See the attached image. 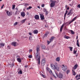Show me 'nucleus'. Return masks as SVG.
I'll use <instances>...</instances> for the list:
<instances>
[{
  "mask_svg": "<svg viewBox=\"0 0 80 80\" xmlns=\"http://www.w3.org/2000/svg\"><path fill=\"white\" fill-rule=\"evenodd\" d=\"M70 32H71L72 34V35H74V34H75V32L73 31V30H70Z\"/></svg>",
  "mask_w": 80,
  "mask_h": 80,
  "instance_id": "28",
  "label": "nucleus"
},
{
  "mask_svg": "<svg viewBox=\"0 0 80 80\" xmlns=\"http://www.w3.org/2000/svg\"><path fill=\"white\" fill-rule=\"evenodd\" d=\"M69 48H70V51L71 52H72V49H73V47H69Z\"/></svg>",
  "mask_w": 80,
  "mask_h": 80,
  "instance_id": "31",
  "label": "nucleus"
},
{
  "mask_svg": "<svg viewBox=\"0 0 80 80\" xmlns=\"http://www.w3.org/2000/svg\"><path fill=\"white\" fill-rule=\"evenodd\" d=\"M45 64V59H42L41 62L42 66H44Z\"/></svg>",
  "mask_w": 80,
  "mask_h": 80,
  "instance_id": "4",
  "label": "nucleus"
},
{
  "mask_svg": "<svg viewBox=\"0 0 80 80\" xmlns=\"http://www.w3.org/2000/svg\"><path fill=\"white\" fill-rule=\"evenodd\" d=\"M28 67V65H26L25 66V68H27Z\"/></svg>",
  "mask_w": 80,
  "mask_h": 80,
  "instance_id": "52",
  "label": "nucleus"
},
{
  "mask_svg": "<svg viewBox=\"0 0 80 80\" xmlns=\"http://www.w3.org/2000/svg\"><path fill=\"white\" fill-rule=\"evenodd\" d=\"M77 8H80V4H78L77 6Z\"/></svg>",
  "mask_w": 80,
  "mask_h": 80,
  "instance_id": "44",
  "label": "nucleus"
},
{
  "mask_svg": "<svg viewBox=\"0 0 80 80\" xmlns=\"http://www.w3.org/2000/svg\"><path fill=\"white\" fill-rule=\"evenodd\" d=\"M67 69V67L66 66H64V65H62V69L64 71H65Z\"/></svg>",
  "mask_w": 80,
  "mask_h": 80,
  "instance_id": "5",
  "label": "nucleus"
},
{
  "mask_svg": "<svg viewBox=\"0 0 80 80\" xmlns=\"http://www.w3.org/2000/svg\"><path fill=\"white\" fill-rule=\"evenodd\" d=\"M64 38H66V39H69V38H70V37H69L68 36H67V35H65L64 36Z\"/></svg>",
  "mask_w": 80,
  "mask_h": 80,
  "instance_id": "24",
  "label": "nucleus"
},
{
  "mask_svg": "<svg viewBox=\"0 0 80 80\" xmlns=\"http://www.w3.org/2000/svg\"><path fill=\"white\" fill-rule=\"evenodd\" d=\"M77 18V17H75L72 20L71 22H70L69 23V25H70V24H71V23H72V22H74V21H75V19H76V18Z\"/></svg>",
  "mask_w": 80,
  "mask_h": 80,
  "instance_id": "11",
  "label": "nucleus"
},
{
  "mask_svg": "<svg viewBox=\"0 0 80 80\" xmlns=\"http://www.w3.org/2000/svg\"><path fill=\"white\" fill-rule=\"evenodd\" d=\"M54 38H55V37H52L50 39V42H52L53 41V40H54Z\"/></svg>",
  "mask_w": 80,
  "mask_h": 80,
  "instance_id": "25",
  "label": "nucleus"
},
{
  "mask_svg": "<svg viewBox=\"0 0 80 80\" xmlns=\"http://www.w3.org/2000/svg\"><path fill=\"white\" fill-rule=\"evenodd\" d=\"M29 40H33V39H32V37L31 36L29 37Z\"/></svg>",
  "mask_w": 80,
  "mask_h": 80,
  "instance_id": "34",
  "label": "nucleus"
},
{
  "mask_svg": "<svg viewBox=\"0 0 80 80\" xmlns=\"http://www.w3.org/2000/svg\"><path fill=\"white\" fill-rule=\"evenodd\" d=\"M42 76L43 78H46V76L43 74H42Z\"/></svg>",
  "mask_w": 80,
  "mask_h": 80,
  "instance_id": "39",
  "label": "nucleus"
},
{
  "mask_svg": "<svg viewBox=\"0 0 80 80\" xmlns=\"http://www.w3.org/2000/svg\"><path fill=\"white\" fill-rule=\"evenodd\" d=\"M80 78H78V79H77V80H80Z\"/></svg>",
  "mask_w": 80,
  "mask_h": 80,
  "instance_id": "60",
  "label": "nucleus"
},
{
  "mask_svg": "<svg viewBox=\"0 0 80 80\" xmlns=\"http://www.w3.org/2000/svg\"><path fill=\"white\" fill-rule=\"evenodd\" d=\"M59 78H62L63 77V74L59 73V76H58Z\"/></svg>",
  "mask_w": 80,
  "mask_h": 80,
  "instance_id": "15",
  "label": "nucleus"
},
{
  "mask_svg": "<svg viewBox=\"0 0 80 80\" xmlns=\"http://www.w3.org/2000/svg\"><path fill=\"white\" fill-rule=\"evenodd\" d=\"M46 15H47L48 14V11H46Z\"/></svg>",
  "mask_w": 80,
  "mask_h": 80,
  "instance_id": "43",
  "label": "nucleus"
},
{
  "mask_svg": "<svg viewBox=\"0 0 80 80\" xmlns=\"http://www.w3.org/2000/svg\"><path fill=\"white\" fill-rule=\"evenodd\" d=\"M77 51H75V49L73 50V54H76L77 53Z\"/></svg>",
  "mask_w": 80,
  "mask_h": 80,
  "instance_id": "33",
  "label": "nucleus"
},
{
  "mask_svg": "<svg viewBox=\"0 0 80 80\" xmlns=\"http://www.w3.org/2000/svg\"><path fill=\"white\" fill-rule=\"evenodd\" d=\"M77 46L78 47H80V45H79V42L78 40H77Z\"/></svg>",
  "mask_w": 80,
  "mask_h": 80,
  "instance_id": "27",
  "label": "nucleus"
},
{
  "mask_svg": "<svg viewBox=\"0 0 80 80\" xmlns=\"http://www.w3.org/2000/svg\"><path fill=\"white\" fill-rule=\"evenodd\" d=\"M8 49H10V46H8Z\"/></svg>",
  "mask_w": 80,
  "mask_h": 80,
  "instance_id": "58",
  "label": "nucleus"
},
{
  "mask_svg": "<svg viewBox=\"0 0 80 80\" xmlns=\"http://www.w3.org/2000/svg\"><path fill=\"white\" fill-rule=\"evenodd\" d=\"M34 18L36 20H39V19H40V18H39V16L38 15H35V16Z\"/></svg>",
  "mask_w": 80,
  "mask_h": 80,
  "instance_id": "12",
  "label": "nucleus"
},
{
  "mask_svg": "<svg viewBox=\"0 0 80 80\" xmlns=\"http://www.w3.org/2000/svg\"><path fill=\"white\" fill-rule=\"evenodd\" d=\"M41 47L42 49H45V46L44 45H42Z\"/></svg>",
  "mask_w": 80,
  "mask_h": 80,
  "instance_id": "26",
  "label": "nucleus"
},
{
  "mask_svg": "<svg viewBox=\"0 0 80 80\" xmlns=\"http://www.w3.org/2000/svg\"><path fill=\"white\" fill-rule=\"evenodd\" d=\"M38 65H40V56L39 55V57L38 58Z\"/></svg>",
  "mask_w": 80,
  "mask_h": 80,
  "instance_id": "18",
  "label": "nucleus"
},
{
  "mask_svg": "<svg viewBox=\"0 0 80 80\" xmlns=\"http://www.w3.org/2000/svg\"><path fill=\"white\" fill-rule=\"evenodd\" d=\"M25 20H26V19H24L23 20H22V23H25Z\"/></svg>",
  "mask_w": 80,
  "mask_h": 80,
  "instance_id": "38",
  "label": "nucleus"
},
{
  "mask_svg": "<svg viewBox=\"0 0 80 80\" xmlns=\"http://www.w3.org/2000/svg\"><path fill=\"white\" fill-rule=\"evenodd\" d=\"M15 5H12V9H15Z\"/></svg>",
  "mask_w": 80,
  "mask_h": 80,
  "instance_id": "41",
  "label": "nucleus"
},
{
  "mask_svg": "<svg viewBox=\"0 0 80 80\" xmlns=\"http://www.w3.org/2000/svg\"><path fill=\"white\" fill-rule=\"evenodd\" d=\"M72 10L70 9L69 11V12H68V15H70V13H71V12H72Z\"/></svg>",
  "mask_w": 80,
  "mask_h": 80,
  "instance_id": "32",
  "label": "nucleus"
},
{
  "mask_svg": "<svg viewBox=\"0 0 80 80\" xmlns=\"http://www.w3.org/2000/svg\"><path fill=\"white\" fill-rule=\"evenodd\" d=\"M50 2H51L50 4L51 7H53L55 5V3L57 1L55 0H50Z\"/></svg>",
  "mask_w": 80,
  "mask_h": 80,
  "instance_id": "2",
  "label": "nucleus"
},
{
  "mask_svg": "<svg viewBox=\"0 0 80 80\" xmlns=\"http://www.w3.org/2000/svg\"><path fill=\"white\" fill-rule=\"evenodd\" d=\"M56 60L57 62H60V57H58L56 59Z\"/></svg>",
  "mask_w": 80,
  "mask_h": 80,
  "instance_id": "21",
  "label": "nucleus"
},
{
  "mask_svg": "<svg viewBox=\"0 0 80 80\" xmlns=\"http://www.w3.org/2000/svg\"><path fill=\"white\" fill-rule=\"evenodd\" d=\"M67 13H68V11L66 10V12L64 14V17H65V16H66V15L67 14Z\"/></svg>",
  "mask_w": 80,
  "mask_h": 80,
  "instance_id": "35",
  "label": "nucleus"
},
{
  "mask_svg": "<svg viewBox=\"0 0 80 80\" xmlns=\"http://www.w3.org/2000/svg\"><path fill=\"white\" fill-rule=\"evenodd\" d=\"M67 5H66L65 6V8H67Z\"/></svg>",
  "mask_w": 80,
  "mask_h": 80,
  "instance_id": "63",
  "label": "nucleus"
},
{
  "mask_svg": "<svg viewBox=\"0 0 80 80\" xmlns=\"http://www.w3.org/2000/svg\"><path fill=\"white\" fill-rule=\"evenodd\" d=\"M17 60L19 63H21L22 62V60H21V59L20 58H17Z\"/></svg>",
  "mask_w": 80,
  "mask_h": 80,
  "instance_id": "22",
  "label": "nucleus"
},
{
  "mask_svg": "<svg viewBox=\"0 0 80 80\" xmlns=\"http://www.w3.org/2000/svg\"><path fill=\"white\" fill-rule=\"evenodd\" d=\"M50 79H51V80H53V79H52V78H50Z\"/></svg>",
  "mask_w": 80,
  "mask_h": 80,
  "instance_id": "64",
  "label": "nucleus"
},
{
  "mask_svg": "<svg viewBox=\"0 0 80 80\" xmlns=\"http://www.w3.org/2000/svg\"><path fill=\"white\" fill-rule=\"evenodd\" d=\"M28 5H29V4H28L26 3L25 5V6L26 7H27V6H28Z\"/></svg>",
  "mask_w": 80,
  "mask_h": 80,
  "instance_id": "42",
  "label": "nucleus"
},
{
  "mask_svg": "<svg viewBox=\"0 0 80 80\" xmlns=\"http://www.w3.org/2000/svg\"><path fill=\"white\" fill-rule=\"evenodd\" d=\"M44 6H45V5L44 4H42V7H44Z\"/></svg>",
  "mask_w": 80,
  "mask_h": 80,
  "instance_id": "49",
  "label": "nucleus"
},
{
  "mask_svg": "<svg viewBox=\"0 0 80 80\" xmlns=\"http://www.w3.org/2000/svg\"><path fill=\"white\" fill-rule=\"evenodd\" d=\"M29 35H32V34L31 32H29Z\"/></svg>",
  "mask_w": 80,
  "mask_h": 80,
  "instance_id": "51",
  "label": "nucleus"
},
{
  "mask_svg": "<svg viewBox=\"0 0 80 80\" xmlns=\"http://www.w3.org/2000/svg\"><path fill=\"white\" fill-rule=\"evenodd\" d=\"M40 18L41 20H43L45 19V18H44V15L43 14H40Z\"/></svg>",
  "mask_w": 80,
  "mask_h": 80,
  "instance_id": "3",
  "label": "nucleus"
},
{
  "mask_svg": "<svg viewBox=\"0 0 80 80\" xmlns=\"http://www.w3.org/2000/svg\"><path fill=\"white\" fill-rule=\"evenodd\" d=\"M69 8H69V7H68L67 8V10H68L69 9Z\"/></svg>",
  "mask_w": 80,
  "mask_h": 80,
  "instance_id": "62",
  "label": "nucleus"
},
{
  "mask_svg": "<svg viewBox=\"0 0 80 80\" xmlns=\"http://www.w3.org/2000/svg\"><path fill=\"white\" fill-rule=\"evenodd\" d=\"M47 33L45 34L44 36V37H47Z\"/></svg>",
  "mask_w": 80,
  "mask_h": 80,
  "instance_id": "40",
  "label": "nucleus"
},
{
  "mask_svg": "<svg viewBox=\"0 0 80 80\" xmlns=\"http://www.w3.org/2000/svg\"><path fill=\"white\" fill-rule=\"evenodd\" d=\"M72 72L73 75H74V76H75V75H76V73H75V70H72Z\"/></svg>",
  "mask_w": 80,
  "mask_h": 80,
  "instance_id": "23",
  "label": "nucleus"
},
{
  "mask_svg": "<svg viewBox=\"0 0 80 80\" xmlns=\"http://www.w3.org/2000/svg\"><path fill=\"white\" fill-rule=\"evenodd\" d=\"M14 65V63L12 62V63L11 64H8V67H9V68L10 67H13Z\"/></svg>",
  "mask_w": 80,
  "mask_h": 80,
  "instance_id": "7",
  "label": "nucleus"
},
{
  "mask_svg": "<svg viewBox=\"0 0 80 80\" xmlns=\"http://www.w3.org/2000/svg\"><path fill=\"white\" fill-rule=\"evenodd\" d=\"M50 42H50V41H48V42H47L48 44V45H49V44H50Z\"/></svg>",
  "mask_w": 80,
  "mask_h": 80,
  "instance_id": "46",
  "label": "nucleus"
},
{
  "mask_svg": "<svg viewBox=\"0 0 80 80\" xmlns=\"http://www.w3.org/2000/svg\"><path fill=\"white\" fill-rule=\"evenodd\" d=\"M63 28H60V32H62V29Z\"/></svg>",
  "mask_w": 80,
  "mask_h": 80,
  "instance_id": "48",
  "label": "nucleus"
},
{
  "mask_svg": "<svg viewBox=\"0 0 80 80\" xmlns=\"http://www.w3.org/2000/svg\"><path fill=\"white\" fill-rule=\"evenodd\" d=\"M36 51H37V53H40V47H37Z\"/></svg>",
  "mask_w": 80,
  "mask_h": 80,
  "instance_id": "10",
  "label": "nucleus"
},
{
  "mask_svg": "<svg viewBox=\"0 0 80 80\" xmlns=\"http://www.w3.org/2000/svg\"><path fill=\"white\" fill-rule=\"evenodd\" d=\"M33 33L34 34H37V33H38V30H35L33 31Z\"/></svg>",
  "mask_w": 80,
  "mask_h": 80,
  "instance_id": "17",
  "label": "nucleus"
},
{
  "mask_svg": "<svg viewBox=\"0 0 80 80\" xmlns=\"http://www.w3.org/2000/svg\"><path fill=\"white\" fill-rule=\"evenodd\" d=\"M63 27H64V25L63 24H62L61 28H63Z\"/></svg>",
  "mask_w": 80,
  "mask_h": 80,
  "instance_id": "50",
  "label": "nucleus"
},
{
  "mask_svg": "<svg viewBox=\"0 0 80 80\" xmlns=\"http://www.w3.org/2000/svg\"><path fill=\"white\" fill-rule=\"evenodd\" d=\"M78 67V65L77 64H75L73 67V68L74 70H76Z\"/></svg>",
  "mask_w": 80,
  "mask_h": 80,
  "instance_id": "19",
  "label": "nucleus"
},
{
  "mask_svg": "<svg viewBox=\"0 0 80 80\" xmlns=\"http://www.w3.org/2000/svg\"><path fill=\"white\" fill-rule=\"evenodd\" d=\"M49 50V49H48V48L46 49V50Z\"/></svg>",
  "mask_w": 80,
  "mask_h": 80,
  "instance_id": "61",
  "label": "nucleus"
},
{
  "mask_svg": "<svg viewBox=\"0 0 80 80\" xmlns=\"http://www.w3.org/2000/svg\"><path fill=\"white\" fill-rule=\"evenodd\" d=\"M47 71H49V73H51V74H52L53 73H52V71L50 70V68H48V67H47Z\"/></svg>",
  "mask_w": 80,
  "mask_h": 80,
  "instance_id": "8",
  "label": "nucleus"
},
{
  "mask_svg": "<svg viewBox=\"0 0 80 80\" xmlns=\"http://www.w3.org/2000/svg\"><path fill=\"white\" fill-rule=\"evenodd\" d=\"M21 15L22 17H24L25 16V13L24 12H21Z\"/></svg>",
  "mask_w": 80,
  "mask_h": 80,
  "instance_id": "13",
  "label": "nucleus"
},
{
  "mask_svg": "<svg viewBox=\"0 0 80 80\" xmlns=\"http://www.w3.org/2000/svg\"><path fill=\"white\" fill-rule=\"evenodd\" d=\"M29 52H32V49H30Z\"/></svg>",
  "mask_w": 80,
  "mask_h": 80,
  "instance_id": "53",
  "label": "nucleus"
},
{
  "mask_svg": "<svg viewBox=\"0 0 80 80\" xmlns=\"http://www.w3.org/2000/svg\"><path fill=\"white\" fill-rule=\"evenodd\" d=\"M38 8H39V9H40V7L39 6H38Z\"/></svg>",
  "mask_w": 80,
  "mask_h": 80,
  "instance_id": "56",
  "label": "nucleus"
},
{
  "mask_svg": "<svg viewBox=\"0 0 80 80\" xmlns=\"http://www.w3.org/2000/svg\"><path fill=\"white\" fill-rule=\"evenodd\" d=\"M4 7V4H3L2 6L1 7V8H3Z\"/></svg>",
  "mask_w": 80,
  "mask_h": 80,
  "instance_id": "54",
  "label": "nucleus"
},
{
  "mask_svg": "<svg viewBox=\"0 0 80 80\" xmlns=\"http://www.w3.org/2000/svg\"><path fill=\"white\" fill-rule=\"evenodd\" d=\"M56 74L57 76L58 77V73H56Z\"/></svg>",
  "mask_w": 80,
  "mask_h": 80,
  "instance_id": "55",
  "label": "nucleus"
},
{
  "mask_svg": "<svg viewBox=\"0 0 80 80\" xmlns=\"http://www.w3.org/2000/svg\"><path fill=\"white\" fill-rule=\"evenodd\" d=\"M18 73H19V74H22L23 73L22 71L21 70V69L20 68H19L18 69Z\"/></svg>",
  "mask_w": 80,
  "mask_h": 80,
  "instance_id": "9",
  "label": "nucleus"
},
{
  "mask_svg": "<svg viewBox=\"0 0 80 80\" xmlns=\"http://www.w3.org/2000/svg\"><path fill=\"white\" fill-rule=\"evenodd\" d=\"M39 55H40V53H36V59H37V58H38V57H39Z\"/></svg>",
  "mask_w": 80,
  "mask_h": 80,
  "instance_id": "16",
  "label": "nucleus"
},
{
  "mask_svg": "<svg viewBox=\"0 0 80 80\" xmlns=\"http://www.w3.org/2000/svg\"><path fill=\"white\" fill-rule=\"evenodd\" d=\"M44 12H47V9H44Z\"/></svg>",
  "mask_w": 80,
  "mask_h": 80,
  "instance_id": "47",
  "label": "nucleus"
},
{
  "mask_svg": "<svg viewBox=\"0 0 80 80\" xmlns=\"http://www.w3.org/2000/svg\"><path fill=\"white\" fill-rule=\"evenodd\" d=\"M78 77V75H77L76 76V78H77Z\"/></svg>",
  "mask_w": 80,
  "mask_h": 80,
  "instance_id": "57",
  "label": "nucleus"
},
{
  "mask_svg": "<svg viewBox=\"0 0 80 80\" xmlns=\"http://www.w3.org/2000/svg\"><path fill=\"white\" fill-rule=\"evenodd\" d=\"M28 57L29 58H32V55H29L28 56Z\"/></svg>",
  "mask_w": 80,
  "mask_h": 80,
  "instance_id": "36",
  "label": "nucleus"
},
{
  "mask_svg": "<svg viewBox=\"0 0 80 80\" xmlns=\"http://www.w3.org/2000/svg\"><path fill=\"white\" fill-rule=\"evenodd\" d=\"M17 24H18V22H16L15 23L14 25H17Z\"/></svg>",
  "mask_w": 80,
  "mask_h": 80,
  "instance_id": "45",
  "label": "nucleus"
},
{
  "mask_svg": "<svg viewBox=\"0 0 80 80\" xmlns=\"http://www.w3.org/2000/svg\"><path fill=\"white\" fill-rule=\"evenodd\" d=\"M78 36H77V38H76V39H77V40H78Z\"/></svg>",
  "mask_w": 80,
  "mask_h": 80,
  "instance_id": "59",
  "label": "nucleus"
},
{
  "mask_svg": "<svg viewBox=\"0 0 80 80\" xmlns=\"http://www.w3.org/2000/svg\"><path fill=\"white\" fill-rule=\"evenodd\" d=\"M51 67L52 69L56 70L57 71L59 72L60 71V67L58 65H54L53 64L51 65Z\"/></svg>",
  "mask_w": 80,
  "mask_h": 80,
  "instance_id": "1",
  "label": "nucleus"
},
{
  "mask_svg": "<svg viewBox=\"0 0 80 80\" xmlns=\"http://www.w3.org/2000/svg\"><path fill=\"white\" fill-rule=\"evenodd\" d=\"M32 8V6H29L28 8H27V10H29V9H31Z\"/></svg>",
  "mask_w": 80,
  "mask_h": 80,
  "instance_id": "30",
  "label": "nucleus"
},
{
  "mask_svg": "<svg viewBox=\"0 0 80 80\" xmlns=\"http://www.w3.org/2000/svg\"><path fill=\"white\" fill-rule=\"evenodd\" d=\"M17 43L16 42H12L11 43V45L15 47V46H17Z\"/></svg>",
  "mask_w": 80,
  "mask_h": 80,
  "instance_id": "14",
  "label": "nucleus"
},
{
  "mask_svg": "<svg viewBox=\"0 0 80 80\" xmlns=\"http://www.w3.org/2000/svg\"><path fill=\"white\" fill-rule=\"evenodd\" d=\"M16 10L17 11L16 12L15 15H18V14L20 13V11H18V9L17 8L16 9Z\"/></svg>",
  "mask_w": 80,
  "mask_h": 80,
  "instance_id": "20",
  "label": "nucleus"
},
{
  "mask_svg": "<svg viewBox=\"0 0 80 80\" xmlns=\"http://www.w3.org/2000/svg\"><path fill=\"white\" fill-rule=\"evenodd\" d=\"M6 13L7 15H8V16H9V17L11 15H12V12H9L8 11H7L6 12Z\"/></svg>",
  "mask_w": 80,
  "mask_h": 80,
  "instance_id": "6",
  "label": "nucleus"
},
{
  "mask_svg": "<svg viewBox=\"0 0 80 80\" xmlns=\"http://www.w3.org/2000/svg\"><path fill=\"white\" fill-rule=\"evenodd\" d=\"M0 45L1 46V47H4L5 46V43H1L0 44Z\"/></svg>",
  "mask_w": 80,
  "mask_h": 80,
  "instance_id": "29",
  "label": "nucleus"
},
{
  "mask_svg": "<svg viewBox=\"0 0 80 80\" xmlns=\"http://www.w3.org/2000/svg\"><path fill=\"white\" fill-rule=\"evenodd\" d=\"M69 73H70V70H68L67 71L66 73H67V74H68Z\"/></svg>",
  "mask_w": 80,
  "mask_h": 80,
  "instance_id": "37",
  "label": "nucleus"
}]
</instances>
